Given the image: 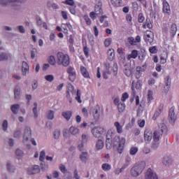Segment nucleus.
I'll list each match as a JSON object with an SVG mask.
<instances>
[{"instance_id": "obj_62", "label": "nucleus", "mask_w": 179, "mask_h": 179, "mask_svg": "<svg viewBox=\"0 0 179 179\" xmlns=\"http://www.w3.org/2000/svg\"><path fill=\"white\" fill-rule=\"evenodd\" d=\"M138 19L139 23H143V22L145 21V17L143 16V14L139 13Z\"/></svg>"}, {"instance_id": "obj_60", "label": "nucleus", "mask_w": 179, "mask_h": 179, "mask_svg": "<svg viewBox=\"0 0 179 179\" xmlns=\"http://www.w3.org/2000/svg\"><path fill=\"white\" fill-rule=\"evenodd\" d=\"M45 79L48 82H52V80H54V76H52V75H47V76H45Z\"/></svg>"}, {"instance_id": "obj_58", "label": "nucleus", "mask_w": 179, "mask_h": 179, "mask_svg": "<svg viewBox=\"0 0 179 179\" xmlns=\"http://www.w3.org/2000/svg\"><path fill=\"white\" fill-rule=\"evenodd\" d=\"M15 155L16 156H17L18 157H22V156H23V155H24V153L23 152V151L20 149H17L15 150Z\"/></svg>"}, {"instance_id": "obj_17", "label": "nucleus", "mask_w": 179, "mask_h": 179, "mask_svg": "<svg viewBox=\"0 0 179 179\" xmlns=\"http://www.w3.org/2000/svg\"><path fill=\"white\" fill-rule=\"evenodd\" d=\"M169 33H170V37L171 40H173V38H174V36L177 34V24H171Z\"/></svg>"}, {"instance_id": "obj_6", "label": "nucleus", "mask_w": 179, "mask_h": 179, "mask_svg": "<svg viewBox=\"0 0 179 179\" xmlns=\"http://www.w3.org/2000/svg\"><path fill=\"white\" fill-rule=\"evenodd\" d=\"M91 132L94 138H101L104 135V128L101 127H94Z\"/></svg>"}, {"instance_id": "obj_16", "label": "nucleus", "mask_w": 179, "mask_h": 179, "mask_svg": "<svg viewBox=\"0 0 179 179\" xmlns=\"http://www.w3.org/2000/svg\"><path fill=\"white\" fill-rule=\"evenodd\" d=\"M144 40L147 44H152L153 43V32H147L144 36Z\"/></svg>"}, {"instance_id": "obj_57", "label": "nucleus", "mask_w": 179, "mask_h": 179, "mask_svg": "<svg viewBox=\"0 0 179 179\" xmlns=\"http://www.w3.org/2000/svg\"><path fill=\"white\" fill-rule=\"evenodd\" d=\"M113 71L114 76H117V73L118 72V65L117 64V63H114Z\"/></svg>"}, {"instance_id": "obj_3", "label": "nucleus", "mask_w": 179, "mask_h": 179, "mask_svg": "<svg viewBox=\"0 0 179 179\" xmlns=\"http://www.w3.org/2000/svg\"><path fill=\"white\" fill-rule=\"evenodd\" d=\"M125 142H127V140L125 138L122 137L121 138L120 136H115L113 139V148L115 149H117L118 153L121 155L122 152H124V148L125 146Z\"/></svg>"}, {"instance_id": "obj_43", "label": "nucleus", "mask_w": 179, "mask_h": 179, "mask_svg": "<svg viewBox=\"0 0 179 179\" xmlns=\"http://www.w3.org/2000/svg\"><path fill=\"white\" fill-rule=\"evenodd\" d=\"M159 131L161 132V134H164L166 132H167V126H166V124H162L159 126Z\"/></svg>"}, {"instance_id": "obj_30", "label": "nucleus", "mask_w": 179, "mask_h": 179, "mask_svg": "<svg viewBox=\"0 0 179 179\" xmlns=\"http://www.w3.org/2000/svg\"><path fill=\"white\" fill-rule=\"evenodd\" d=\"M103 148H104V141L101 139H99L96 143V150H101Z\"/></svg>"}, {"instance_id": "obj_14", "label": "nucleus", "mask_w": 179, "mask_h": 179, "mask_svg": "<svg viewBox=\"0 0 179 179\" xmlns=\"http://www.w3.org/2000/svg\"><path fill=\"white\" fill-rule=\"evenodd\" d=\"M152 138H153V134L151 130L146 129L144 132V139L146 143H149L150 141H152Z\"/></svg>"}, {"instance_id": "obj_34", "label": "nucleus", "mask_w": 179, "mask_h": 179, "mask_svg": "<svg viewBox=\"0 0 179 179\" xmlns=\"http://www.w3.org/2000/svg\"><path fill=\"white\" fill-rule=\"evenodd\" d=\"M108 56L109 61H113L115 57V53H114V49H109L108 51Z\"/></svg>"}, {"instance_id": "obj_51", "label": "nucleus", "mask_w": 179, "mask_h": 179, "mask_svg": "<svg viewBox=\"0 0 179 179\" xmlns=\"http://www.w3.org/2000/svg\"><path fill=\"white\" fill-rule=\"evenodd\" d=\"M89 51H90V50L87 48V45L83 46V52L87 58H89Z\"/></svg>"}, {"instance_id": "obj_39", "label": "nucleus", "mask_w": 179, "mask_h": 179, "mask_svg": "<svg viewBox=\"0 0 179 179\" xmlns=\"http://www.w3.org/2000/svg\"><path fill=\"white\" fill-rule=\"evenodd\" d=\"M69 132L72 135H78V134H79V129L75 127H71L69 129Z\"/></svg>"}, {"instance_id": "obj_19", "label": "nucleus", "mask_w": 179, "mask_h": 179, "mask_svg": "<svg viewBox=\"0 0 179 179\" xmlns=\"http://www.w3.org/2000/svg\"><path fill=\"white\" fill-rule=\"evenodd\" d=\"M46 6L48 8V9H54V10H58L59 9V6L57 3H54L51 1H48L46 3Z\"/></svg>"}, {"instance_id": "obj_53", "label": "nucleus", "mask_w": 179, "mask_h": 179, "mask_svg": "<svg viewBox=\"0 0 179 179\" xmlns=\"http://www.w3.org/2000/svg\"><path fill=\"white\" fill-rule=\"evenodd\" d=\"M44 159H45V151L42 150L40 152L39 160L40 162H44Z\"/></svg>"}, {"instance_id": "obj_27", "label": "nucleus", "mask_w": 179, "mask_h": 179, "mask_svg": "<svg viewBox=\"0 0 179 179\" xmlns=\"http://www.w3.org/2000/svg\"><path fill=\"white\" fill-rule=\"evenodd\" d=\"M7 170L9 173H15L16 171V166L12 164L10 162L6 164Z\"/></svg>"}, {"instance_id": "obj_2", "label": "nucleus", "mask_w": 179, "mask_h": 179, "mask_svg": "<svg viewBox=\"0 0 179 179\" xmlns=\"http://www.w3.org/2000/svg\"><path fill=\"white\" fill-rule=\"evenodd\" d=\"M31 142L34 146H37V143L34 138H31V128L30 127L27 126L24 130L23 139L22 143L24 145H29V143Z\"/></svg>"}, {"instance_id": "obj_13", "label": "nucleus", "mask_w": 179, "mask_h": 179, "mask_svg": "<svg viewBox=\"0 0 179 179\" xmlns=\"http://www.w3.org/2000/svg\"><path fill=\"white\" fill-rule=\"evenodd\" d=\"M22 71L23 76H27L30 73V67L26 62H22Z\"/></svg>"}, {"instance_id": "obj_33", "label": "nucleus", "mask_w": 179, "mask_h": 179, "mask_svg": "<svg viewBox=\"0 0 179 179\" xmlns=\"http://www.w3.org/2000/svg\"><path fill=\"white\" fill-rule=\"evenodd\" d=\"M173 160L171 159V157H164L162 159V163L165 166H170V164L172 163Z\"/></svg>"}, {"instance_id": "obj_25", "label": "nucleus", "mask_w": 179, "mask_h": 179, "mask_svg": "<svg viewBox=\"0 0 179 179\" xmlns=\"http://www.w3.org/2000/svg\"><path fill=\"white\" fill-rule=\"evenodd\" d=\"M153 24H152V22L150 21V18H146L145 22L143 24V29H152Z\"/></svg>"}, {"instance_id": "obj_7", "label": "nucleus", "mask_w": 179, "mask_h": 179, "mask_svg": "<svg viewBox=\"0 0 179 179\" xmlns=\"http://www.w3.org/2000/svg\"><path fill=\"white\" fill-rule=\"evenodd\" d=\"M66 72L69 74V80H71V82H75L76 79V71H75V68L69 66L66 69Z\"/></svg>"}, {"instance_id": "obj_32", "label": "nucleus", "mask_w": 179, "mask_h": 179, "mask_svg": "<svg viewBox=\"0 0 179 179\" xmlns=\"http://www.w3.org/2000/svg\"><path fill=\"white\" fill-rule=\"evenodd\" d=\"M62 117L66 120V121H69L71 120V117H72V112L71 111H66L62 112Z\"/></svg>"}, {"instance_id": "obj_35", "label": "nucleus", "mask_w": 179, "mask_h": 179, "mask_svg": "<svg viewBox=\"0 0 179 179\" xmlns=\"http://www.w3.org/2000/svg\"><path fill=\"white\" fill-rule=\"evenodd\" d=\"M19 108H20V105L19 104H13L11 106V111L13 114H17V113H19Z\"/></svg>"}, {"instance_id": "obj_22", "label": "nucleus", "mask_w": 179, "mask_h": 179, "mask_svg": "<svg viewBox=\"0 0 179 179\" xmlns=\"http://www.w3.org/2000/svg\"><path fill=\"white\" fill-rule=\"evenodd\" d=\"M93 116L94 120L100 119V106H96L93 110Z\"/></svg>"}, {"instance_id": "obj_37", "label": "nucleus", "mask_w": 179, "mask_h": 179, "mask_svg": "<svg viewBox=\"0 0 179 179\" xmlns=\"http://www.w3.org/2000/svg\"><path fill=\"white\" fill-rule=\"evenodd\" d=\"M14 96L15 100H19V98L20 97V88L19 87H16L14 90Z\"/></svg>"}, {"instance_id": "obj_40", "label": "nucleus", "mask_w": 179, "mask_h": 179, "mask_svg": "<svg viewBox=\"0 0 179 179\" xmlns=\"http://www.w3.org/2000/svg\"><path fill=\"white\" fill-rule=\"evenodd\" d=\"M117 110L119 113H124V111H125V103L121 102L118 103Z\"/></svg>"}, {"instance_id": "obj_11", "label": "nucleus", "mask_w": 179, "mask_h": 179, "mask_svg": "<svg viewBox=\"0 0 179 179\" xmlns=\"http://www.w3.org/2000/svg\"><path fill=\"white\" fill-rule=\"evenodd\" d=\"M163 8H162V12L164 13V15H171V10L170 9V4H169V2H167L166 0H163Z\"/></svg>"}, {"instance_id": "obj_20", "label": "nucleus", "mask_w": 179, "mask_h": 179, "mask_svg": "<svg viewBox=\"0 0 179 179\" xmlns=\"http://www.w3.org/2000/svg\"><path fill=\"white\" fill-rule=\"evenodd\" d=\"M138 55H139V52L136 50H133L131 53L127 55L128 61H131V59H136L138 58Z\"/></svg>"}, {"instance_id": "obj_48", "label": "nucleus", "mask_w": 179, "mask_h": 179, "mask_svg": "<svg viewBox=\"0 0 179 179\" xmlns=\"http://www.w3.org/2000/svg\"><path fill=\"white\" fill-rule=\"evenodd\" d=\"M106 19H107V16H106V15H102L101 17H100V22H101V23H104L103 24V27H107V21H106Z\"/></svg>"}, {"instance_id": "obj_44", "label": "nucleus", "mask_w": 179, "mask_h": 179, "mask_svg": "<svg viewBox=\"0 0 179 179\" xmlns=\"http://www.w3.org/2000/svg\"><path fill=\"white\" fill-rule=\"evenodd\" d=\"M124 170H125V169H124V166H122L121 169L116 168L114 171V173L115 174V176H120V174H121V173H122Z\"/></svg>"}, {"instance_id": "obj_10", "label": "nucleus", "mask_w": 179, "mask_h": 179, "mask_svg": "<svg viewBox=\"0 0 179 179\" xmlns=\"http://www.w3.org/2000/svg\"><path fill=\"white\" fill-rule=\"evenodd\" d=\"M148 66L146 64H143L141 66H137L136 69V79H139L142 76V73L146 71Z\"/></svg>"}, {"instance_id": "obj_21", "label": "nucleus", "mask_w": 179, "mask_h": 179, "mask_svg": "<svg viewBox=\"0 0 179 179\" xmlns=\"http://www.w3.org/2000/svg\"><path fill=\"white\" fill-rule=\"evenodd\" d=\"M162 135L163 134L159 130L154 131L153 136H152L153 141L155 142H159Z\"/></svg>"}, {"instance_id": "obj_55", "label": "nucleus", "mask_w": 179, "mask_h": 179, "mask_svg": "<svg viewBox=\"0 0 179 179\" xmlns=\"http://www.w3.org/2000/svg\"><path fill=\"white\" fill-rule=\"evenodd\" d=\"M65 5H69V6H73L75 5V1L73 0H66L63 1Z\"/></svg>"}, {"instance_id": "obj_24", "label": "nucleus", "mask_w": 179, "mask_h": 179, "mask_svg": "<svg viewBox=\"0 0 179 179\" xmlns=\"http://www.w3.org/2000/svg\"><path fill=\"white\" fill-rule=\"evenodd\" d=\"M88 159H89V154L87 153V152H83L80 155V159L83 163H86V162H87Z\"/></svg>"}, {"instance_id": "obj_29", "label": "nucleus", "mask_w": 179, "mask_h": 179, "mask_svg": "<svg viewBox=\"0 0 179 179\" xmlns=\"http://www.w3.org/2000/svg\"><path fill=\"white\" fill-rule=\"evenodd\" d=\"M55 115V112L52 110H49L46 112V117L48 120H50V121H52Z\"/></svg>"}, {"instance_id": "obj_31", "label": "nucleus", "mask_w": 179, "mask_h": 179, "mask_svg": "<svg viewBox=\"0 0 179 179\" xmlns=\"http://www.w3.org/2000/svg\"><path fill=\"white\" fill-rule=\"evenodd\" d=\"M80 72L84 78H90V74H89V71H87V69L85 66H80Z\"/></svg>"}, {"instance_id": "obj_42", "label": "nucleus", "mask_w": 179, "mask_h": 179, "mask_svg": "<svg viewBox=\"0 0 179 179\" xmlns=\"http://www.w3.org/2000/svg\"><path fill=\"white\" fill-rule=\"evenodd\" d=\"M0 61H8V53L6 52L0 53Z\"/></svg>"}, {"instance_id": "obj_46", "label": "nucleus", "mask_w": 179, "mask_h": 179, "mask_svg": "<svg viewBox=\"0 0 179 179\" xmlns=\"http://www.w3.org/2000/svg\"><path fill=\"white\" fill-rule=\"evenodd\" d=\"M160 114H162V110L159 109V110H156L152 117V120L154 121H156V120H157V117H159V115H160Z\"/></svg>"}, {"instance_id": "obj_23", "label": "nucleus", "mask_w": 179, "mask_h": 179, "mask_svg": "<svg viewBox=\"0 0 179 179\" xmlns=\"http://www.w3.org/2000/svg\"><path fill=\"white\" fill-rule=\"evenodd\" d=\"M176 120H177V117L174 113V110L171 109L169 110V122L171 124H174V122H176Z\"/></svg>"}, {"instance_id": "obj_64", "label": "nucleus", "mask_w": 179, "mask_h": 179, "mask_svg": "<svg viewBox=\"0 0 179 179\" xmlns=\"http://www.w3.org/2000/svg\"><path fill=\"white\" fill-rule=\"evenodd\" d=\"M128 97H129V95L128 94V93L124 92V93H123L122 95L121 100H122V101H125V100H127V99H128Z\"/></svg>"}, {"instance_id": "obj_59", "label": "nucleus", "mask_w": 179, "mask_h": 179, "mask_svg": "<svg viewBox=\"0 0 179 179\" xmlns=\"http://www.w3.org/2000/svg\"><path fill=\"white\" fill-rule=\"evenodd\" d=\"M112 41H113V40L111 39V38H106L104 41L105 46L110 47Z\"/></svg>"}, {"instance_id": "obj_18", "label": "nucleus", "mask_w": 179, "mask_h": 179, "mask_svg": "<svg viewBox=\"0 0 179 179\" xmlns=\"http://www.w3.org/2000/svg\"><path fill=\"white\" fill-rule=\"evenodd\" d=\"M101 6H103V3H101V1H99L95 6L94 9V12L96 13V15H103V9L101 8Z\"/></svg>"}, {"instance_id": "obj_56", "label": "nucleus", "mask_w": 179, "mask_h": 179, "mask_svg": "<svg viewBox=\"0 0 179 179\" xmlns=\"http://www.w3.org/2000/svg\"><path fill=\"white\" fill-rule=\"evenodd\" d=\"M152 149H153L154 150H156L158 148H159V141H155L153 140V142L152 143V146H151Z\"/></svg>"}, {"instance_id": "obj_1", "label": "nucleus", "mask_w": 179, "mask_h": 179, "mask_svg": "<svg viewBox=\"0 0 179 179\" xmlns=\"http://www.w3.org/2000/svg\"><path fill=\"white\" fill-rule=\"evenodd\" d=\"M146 167V163L145 162H141L135 164V165L131 169V176L132 177H139L141 173H143Z\"/></svg>"}, {"instance_id": "obj_9", "label": "nucleus", "mask_w": 179, "mask_h": 179, "mask_svg": "<svg viewBox=\"0 0 179 179\" xmlns=\"http://www.w3.org/2000/svg\"><path fill=\"white\" fill-rule=\"evenodd\" d=\"M103 66L105 69L103 71V79H108V76L111 75V66H110V63L106 62L103 64Z\"/></svg>"}, {"instance_id": "obj_26", "label": "nucleus", "mask_w": 179, "mask_h": 179, "mask_svg": "<svg viewBox=\"0 0 179 179\" xmlns=\"http://www.w3.org/2000/svg\"><path fill=\"white\" fill-rule=\"evenodd\" d=\"M114 127L116 128V131L117 134H122L124 132L122 127H124L123 125H121L118 122H115L114 123Z\"/></svg>"}, {"instance_id": "obj_5", "label": "nucleus", "mask_w": 179, "mask_h": 179, "mask_svg": "<svg viewBox=\"0 0 179 179\" xmlns=\"http://www.w3.org/2000/svg\"><path fill=\"white\" fill-rule=\"evenodd\" d=\"M20 0H0V5L3 6H8V5H11L13 9L15 10H19L21 8L20 4L17 3V1Z\"/></svg>"}, {"instance_id": "obj_54", "label": "nucleus", "mask_w": 179, "mask_h": 179, "mask_svg": "<svg viewBox=\"0 0 179 179\" xmlns=\"http://www.w3.org/2000/svg\"><path fill=\"white\" fill-rule=\"evenodd\" d=\"M129 153L131 156H134L136 153H138V148L133 147L130 149Z\"/></svg>"}, {"instance_id": "obj_12", "label": "nucleus", "mask_w": 179, "mask_h": 179, "mask_svg": "<svg viewBox=\"0 0 179 179\" xmlns=\"http://www.w3.org/2000/svg\"><path fill=\"white\" fill-rule=\"evenodd\" d=\"M164 83L166 87H164V93L167 94L170 90V87H171V78L169 76H166L164 79Z\"/></svg>"}, {"instance_id": "obj_4", "label": "nucleus", "mask_w": 179, "mask_h": 179, "mask_svg": "<svg viewBox=\"0 0 179 179\" xmlns=\"http://www.w3.org/2000/svg\"><path fill=\"white\" fill-rule=\"evenodd\" d=\"M71 61L69 60V55L59 52L57 53V64L58 65H62L63 66H68Z\"/></svg>"}, {"instance_id": "obj_45", "label": "nucleus", "mask_w": 179, "mask_h": 179, "mask_svg": "<svg viewBox=\"0 0 179 179\" xmlns=\"http://www.w3.org/2000/svg\"><path fill=\"white\" fill-rule=\"evenodd\" d=\"M34 107L33 108V113L34 114V118H37V117H38V113L37 112V106H38L37 102H35L34 103Z\"/></svg>"}, {"instance_id": "obj_41", "label": "nucleus", "mask_w": 179, "mask_h": 179, "mask_svg": "<svg viewBox=\"0 0 179 179\" xmlns=\"http://www.w3.org/2000/svg\"><path fill=\"white\" fill-rule=\"evenodd\" d=\"M114 136V131H113V129H109L107 131L106 134V140L110 141Z\"/></svg>"}, {"instance_id": "obj_36", "label": "nucleus", "mask_w": 179, "mask_h": 179, "mask_svg": "<svg viewBox=\"0 0 179 179\" xmlns=\"http://www.w3.org/2000/svg\"><path fill=\"white\" fill-rule=\"evenodd\" d=\"M111 3L113 6L120 8V6H122V0H111Z\"/></svg>"}, {"instance_id": "obj_61", "label": "nucleus", "mask_w": 179, "mask_h": 179, "mask_svg": "<svg viewBox=\"0 0 179 179\" xmlns=\"http://www.w3.org/2000/svg\"><path fill=\"white\" fill-rule=\"evenodd\" d=\"M145 58H146V53L142 52L138 55V59H140L141 61H145Z\"/></svg>"}, {"instance_id": "obj_47", "label": "nucleus", "mask_w": 179, "mask_h": 179, "mask_svg": "<svg viewBox=\"0 0 179 179\" xmlns=\"http://www.w3.org/2000/svg\"><path fill=\"white\" fill-rule=\"evenodd\" d=\"M13 137L16 138L17 139H19L20 138H22V131L21 130H17L15 131L13 134Z\"/></svg>"}, {"instance_id": "obj_28", "label": "nucleus", "mask_w": 179, "mask_h": 179, "mask_svg": "<svg viewBox=\"0 0 179 179\" xmlns=\"http://www.w3.org/2000/svg\"><path fill=\"white\" fill-rule=\"evenodd\" d=\"M131 163H132V159L131 158V157H126L125 162L122 166L123 169H127V167H129V166H131Z\"/></svg>"}, {"instance_id": "obj_63", "label": "nucleus", "mask_w": 179, "mask_h": 179, "mask_svg": "<svg viewBox=\"0 0 179 179\" xmlns=\"http://www.w3.org/2000/svg\"><path fill=\"white\" fill-rule=\"evenodd\" d=\"M37 56V49H33L31 52V57L32 59H34Z\"/></svg>"}, {"instance_id": "obj_49", "label": "nucleus", "mask_w": 179, "mask_h": 179, "mask_svg": "<svg viewBox=\"0 0 179 179\" xmlns=\"http://www.w3.org/2000/svg\"><path fill=\"white\" fill-rule=\"evenodd\" d=\"M48 62L50 65H55V64L57 62L55 61V57H54L53 55L50 56Z\"/></svg>"}, {"instance_id": "obj_50", "label": "nucleus", "mask_w": 179, "mask_h": 179, "mask_svg": "<svg viewBox=\"0 0 179 179\" xmlns=\"http://www.w3.org/2000/svg\"><path fill=\"white\" fill-rule=\"evenodd\" d=\"M80 96H82V93H80V90H77L76 96V100L78 103H82V99H80Z\"/></svg>"}, {"instance_id": "obj_38", "label": "nucleus", "mask_w": 179, "mask_h": 179, "mask_svg": "<svg viewBox=\"0 0 179 179\" xmlns=\"http://www.w3.org/2000/svg\"><path fill=\"white\" fill-rule=\"evenodd\" d=\"M101 169L103 171H110L111 170V165L110 164L104 163L102 164Z\"/></svg>"}, {"instance_id": "obj_15", "label": "nucleus", "mask_w": 179, "mask_h": 179, "mask_svg": "<svg viewBox=\"0 0 179 179\" xmlns=\"http://www.w3.org/2000/svg\"><path fill=\"white\" fill-rule=\"evenodd\" d=\"M27 171L29 175L37 174V173H40V166H38V165H35L28 168Z\"/></svg>"}, {"instance_id": "obj_8", "label": "nucleus", "mask_w": 179, "mask_h": 179, "mask_svg": "<svg viewBox=\"0 0 179 179\" xmlns=\"http://www.w3.org/2000/svg\"><path fill=\"white\" fill-rule=\"evenodd\" d=\"M145 179H159V176L152 169H148L145 172Z\"/></svg>"}, {"instance_id": "obj_52", "label": "nucleus", "mask_w": 179, "mask_h": 179, "mask_svg": "<svg viewBox=\"0 0 179 179\" xmlns=\"http://www.w3.org/2000/svg\"><path fill=\"white\" fill-rule=\"evenodd\" d=\"M128 43L131 44V45H136V42L135 41V38L134 37H129L127 38Z\"/></svg>"}]
</instances>
